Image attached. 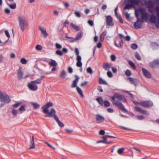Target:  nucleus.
<instances>
[{
	"mask_svg": "<svg viewBox=\"0 0 159 159\" xmlns=\"http://www.w3.org/2000/svg\"><path fill=\"white\" fill-rule=\"evenodd\" d=\"M111 98L113 101V103L116 106L118 107L121 110L126 112L127 111L124 106L120 102V101H123V100H125V98L124 96L116 93L114 96L111 97Z\"/></svg>",
	"mask_w": 159,
	"mask_h": 159,
	"instance_id": "nucleus-1",
	"label": "nucleus"
},
{
	"mask_svg": "<svg viewBox=\"0 0 159 159\" xmlns=\"http://www.w3.org/2000/svg\"><path fill=\"white\" fill-rule=\"evenodd\" d=\"M18 20L19 26L21 30L24 31L25 28L28 25L26 19L24 16L20 15L18 16Z\"/></svg>",
	"mask_w": 159,
	"mask_h": 159,
	"instance_id": "nucleus-2",
	"label": "nucleus"
},
{
	"mask_svg": "<svg viewBox=\"0 0 159 159\" xmlns=\"http://www.w3.org/2000/svg\"><path fill=\"white\" fill-rule=\"evenodd\" d=\"M56 111L53 108H52L51 110V112L49 115H46L45 116L48 117H54V118L55 120L57 123L58 125L61 127H63L64 126V124L61 121H60L58 117L56 115Z\"/></svg>",
	"mask_w": 159,
	"mask_h": 159,
	"instance_id": "nucleus-3",
	"label": "nucleus"
},
{
	"mask_svg": "<svg viewBox=\"0 0 159 159\" xmlns=\"http://www.w3.org/2000/svg\"><path fill=\"white\" fill-rule=\"evenodd\" d=\"M11 101L10 98L6 93L0 91V102L4 103L1 104V106H3L5 104L8 103Z\"/></svg>",
	"mask_w": 159,
	"mask_h": 159,
	"instance_id": "nucleus-4",
	"label": "nucleus"
},
{
	"mask_svg": "<svg viewBox=\"0 0 159 159\" xmlns=\"http://www.w3.org/2000/svg\"><path fill=\"white\" fill-rule=\"evenodd\" d=\"M75 79L73 81L71 85V88L76 87V89L78 93L80 95H81V96L83 97L84 95L82 90L79 87H77V83L80 79V77L77 75H75Z\"/></svg>",
	"mask_w": 159,
	"mask_h": 159,
	"instance_id": "nucleus-5",
	"label": "nucleus"
},
{
	"mask_svg": "<svg viewBox=\"0 0 159 159\" xmlns=\"http://www.w3.org/2000/svg\"><path fill=\"white\" fill-rule=\"evenodd\" d=\"M139 11L141 16V20H144L146 21L148 20V13L145 12V10L143 8H139Z\"/></svg>",
	"mask_w": 159,
	"mask_h": 159,
	"instance_id": "nucleus-6",
	"label": "nucleus"
},
{
	"mask_svg": "<svg viewBox=\"0 0 159 159\" xmlns=\"http://www.w3.org/2000/svg\"><path fill=\"white\" fill-rule=\"evenodd\" d=\"M53 106V103L51 102H49L46 105H43L42 107L43 109V112L45 114H48L49 115L51 112V111L49 112L48 108Z\"/></svg>",
	"mask_w": 159,
	"mask_h": 159,
	"instance_id": "nucleus-7",
	"label": "nucleus"
},
{
	"mask_svg": "<svg viewBox=\"0 0 159 159\" xmlns=\"http://www.w3.org/2000/svg\"><path fill=\"white\" fill-rule=\"evenodd\" d=\"M139 104L143 107L149 108L152 107L153 103L151 101H144L139 102Z\"/></svg>",
	"mask_w": 159,
	"mask_h": 159,
	"instance_id": "nucleus-8",
	"label": "nucleus"
},
{
	"mask_svg": "<svg viewBox=\"0 0 159 159\" xmlns=\"http://www.w3.org/2000/svg\"><path fill=\"white\" fill-rule=\"evenodd\" d=\"M28 85L29 89L32 91H35L38 89V86L33 81L28 83Z\"/></svg>",
	"mask_w": 159,
	"mask_h": 159,
	"instance_id": "nucleus-9",
	"label": "nucleus"
},
{
	"mask_svg": "<svg viewBox=\"0 0 159 159\" xmlns=\"http://www.w3.org/2000/svg\"><path fill=\"white\" fill-rule=\"evenodd\" d=\"M143 20H140L139 19H137L136 21L135 22L134 25V26L135 29H138L141 28L142 26Z\"/></svg>",
	"mask_w": 159,
	"mask_h": 159,
	"instance_id": "nucleus-10",
	"label": "nucleus"
},
{
	"mask_svg": "<svg viewBox=\"0 0 159 159\" xmlns=\"http://www.w3.org/2000/svg\"><path fill=\"white\" fill-rule=\"evenodd\" d=\"M145 4L148 8L149 11L150 12H152L151 9L154 7V5L152 1L150 0L145 1Z\"/></svg>",
	"mask_w": 159,
	"mask_h": 159,
	"instance_id": "nucleus-11",
	"label": "nucleus"
},
{
	"mask_svg": "<svg viewBox=\"0 0 159 159\" xmlns=\"http://www.w3.org/2000/svg\"><path fill=\"white\" fill-rule=\"evenodd\" d=\"M134 110L137 112H138L142 114L146 115H149V114L146 111L144 110L142 108L138 107H134Z\"/></svg>",
	"mask_w": 159,
	"mask_h": 159,
	"instance_id": "nucleus-12",
	"label": "nucleus"
},
{
	"mask_svg": "<svg viewBox=\"0 0 159 159\" xmlns=\"http://www.w3.org/2000/svg\"><path fill=\"white\" fill-rule=\"evenodd\" d=\"M21 68L20 67L19 69L18 70L17 75L19 79L20 80L23 78H26L29 76L28 75H26L24 77H23V73L21 70Z\"/></svg>",
	"mask_w": 159,
	"mask_h": 159,
	"instance_id": "nucleus-13",
	"label": "nucleus"
},
{
	"mask_svg": "<svg viewBox=\"0 0 159 159\" xmlns=\"http://www.w3.org/2000/svg\"><path fill=\"white\" fill-rule=\"evenodd\" d=\"M96 121L98 123L103 122L105 120L104 117L99 114H97L96 115Z\"/></svg>",
	"mask_w": 159,
	"mask_h": 159,
	"instance_id": "nucleus-14",
	"label": "nucleus"
},
{
	"mask_svg": "<svg viewBox=\"0 0 159 159\" xmlns=\"http://www.w3.org/2000/svg\"><path fill=\"white\" fill-rule=\"evenodd\" d=\"M106 21L107 25L108 26H113L112 18L110 16H107L106 17Z\"/></svg>",
	"mask_w": 159,
	"mask_h": 159,
	"instance_id": "nucleus-15",
	"label": "nucleus"
},
{
	"mask_svg": "<svg viewBox=\"0 0 159 159\" xmlns=\"http://www.w3.org/2000/svg\"><path fill=\"white\" fill-rule=\"evenodd\" d=\"M39 29L41 32V34L43 35V37L46 38L48 35V34L47 33L46 29L40 26L39 27Z\"/></svg>",
	"mask_w": 159,
	"mask_h": 159,
	"instance_id": "nucleus-16",
	"label": "nucleus"
},
{
	"mask_svg": "<svg viewBox=\"0 0 159 159\" xmlns=\"http://www.w3.org/2000/svg\"><path fill=\"white\" fill-rule=\"evenodd\" d=\"M156 15L157 17V23L156 24V26L157 28H159V7H157L156 8Z\"/></svg>",
	"mask_w": 159,
	"mask_h": 159,
	"instance_id": "nucleus-17",
	"label": "nucleus"
},
{
	"mask_svg": "<svg viewBox=\"0 0 159 159\" xmlns=\"http://www.w3.org/2000/svg\"><path fill=\"white\" fill-rule=\"evenodd\" d=\"M142 70L143 74L145 77L148 78H150L151 77V75L146 69L144 68H142Z\"/></svg>",
	"mask_w": 159,
	"mask_h": 159,
	"instance_id": "nucleus-18",
	"label": "nucleus"
},
{
	"mask_svg": "<svg viewBox=\"0 0 159 159\" xmlns=\"http://www.w3.org/2000/svg\"><path fill=\"white\" fill-rule=\"evenodd\" d=\"M111 64L109 63H104L103 64V67L106 70L109 71L111 67Z\"/></svg>",
	"mask_w": 159,
	"mask_h": 159,
	"instance_id": "nucleus-19",
	"label": "nucleus"
},
{
	"mask_svg": "<svg viewBox=\"0 0 159 159\" xmlns=\"http://www.w3.org/2000/svg\"><path fill=\"white\" fill-rule=\"evenodd\" d=\"M127 79L129 80L131 84H134L135 86L137 84L138 80L137 79L133 78L131 77H128Z\"/></svg>",
	"mask_w": 159,
	"mask_h": 159,
	"instance_id": "nucleus-20",
	"label": "nucleus"
},
{
	"mask_svg": "<svg viewBox=\"0 0 159 159\" xmlns=\"http://www.w3.org/2000/svg\"><path fill=\"white\" fill-rule=\"evenodd\" d=\"M34 137L33 136L30 139V146L29 148L30 149H34L35 148V145L34 143Z\"/></svg>",
	"mask_w": 159,
	"mask_h": 159,
	"instance_id": "nucleus-21",
	"label": "nucleus"
},
{
	"mask_svg": "<svg viewBox=\"0 0 159 159\" xmlns=\"http://www.w3.org/2000/svg\"><path fill=\"white\" fill-rule=\"evenodd\" d=\"M76 60L77 61L76 63V66L78 67H81L82 66V63L81 62V56L77 57Z\"/></svg>",
	"mask_w": 159,
	"mask_h": 159,
	"instance_id": "nucleus-22",
	"label": "nucleus"
},
{
	"mask_svg": "<svg viewBox=\"0 0 159 159\" xmlns=\"http://www.w3.org/2000/svg\"><path fill=\"white\" fill-rule=\"evenodd\" d=\"M70 26L71 28L76 31H80L81 30L79 26L74 24L73 23L70 24Z\"/></svg>",
	"mask_w": 159,
	"mask_h": 159,
	"instance_id": "nucleus-23",
	"label": "nucleus"
},
{
	"mask_svg": "<svg viewBox=\"0 0 159 159\" xmlns=\"http://www.w3.org/2000/svg\"><path fill=\"white\" fill-rule=\"evenodd\" d=\"M59 76L61 79H65L66 76V71L65 70H62Z\"/></svg>",
	"mask_w": 159,
	"mask_h": 159,
	"instance_id": "nucleus-24",
	"label": "nucleus"
},
{
	"mask_svg": "<svg viewBox=\"0 0 159 159\" xmlns=\"http://www.w3.org/2000/svg\"><path fill=\"white\" fill-rule=\"evenodd\" d=\"M151 22L153 23H155L156 22V16L154 14H152L149 19Z\"/></svg>",
	"mask_w": 159,
	"mask_h": 159,
	"instance_id": "nucleus-25",
	"label": "nucleus"
},
{
	"mask_svg": "<svg viewBox=\"0 0 159 159\" xmlns=\"http://www.w3.org/2000/svg\"><path fill=\"white\" fill-rule=\"evenodd\" d=\"M150 65L152 67H153L155 66H159V59L155 60L152 62L150 63Z\"/></svg>",
	"mask_w": 159,
	"mask_h": 159,
	"instance_id": "nucleus-26",
	"label": "nucleus"
},
{
	"mask_svg": "<svg viewBox=\"0 0 159 159\" xmlns=\"http://www.w3.org/2000/svg\"><path fill=\"white\" fill-rule=\"evenodd\" d=\"M82 34L81 32H80V33L76 35V37L75 38H74V40H71L70 42H73L75 41L80 40L82 38Z\"/></svg>",
	"mask_w": 159,
	"mask_h": 159,
	"instance_id": "nucleus-27",
	"label": "nucleus"
},
{
	"mask_svg": "<svg viewBox=\"0 0 159 159\" xmlns=\"http://www.w3.org/2000/svg\"><path fill=\"white\" fill-rule=\"evenodd\" d=\"M51 61H49L48 64L51 66H57V64L56 61L52 59H51Z\"/></svg>",
	"mask_w": 159,
	"mask_h": 159,
	"instance_id": "nucleus-28",
	"label": "nucleus"
},
{
	"mask_svg": "<svg viewBox=\"0 0 159 159\" xmlns=\"http://www.w3.org/2000/svg\"><path fill=\"white\" fill-rule=\"evenodd\" d=\"M107 32L106 30L103 31L100 36V40L101 42H102L104 40V38L106 36Z\"/></svg>",
	"mask_w": 159,
	"mask_h": 159,
	"instance_id": "nucleus-29",
	"label": "nucleus"
},
{
	"mask_svg": "<svg viewBox=\"0 0 159 159\" xmlns=\"http://www.w3.org/2000/svg\"><path fill=\"white\" fill-rule=\"evenodd\" d=\"M141 0H129V2L132 5H138Z\"/></svg>",
	"mask_w": 159,
	"mask_h": 159,
	"instance_id": "nucleus-30",
	"label": "nucleus"
},
{
	"mask_svg": "<svg viewBox=\"0 0 159 159\" xmlns=\"http://www.w3.org/2000/svg\"><path fill=\"white\" fill-rule=\"evenodd\" d=\"M96 100L98 102L101 106H103L104 102L102 98L99 97L96 99Z\"/></svg>",
	"mask_w": 159,
	"mask_h": 159,
	"instance_id": "nucleus-31",
	"label": "nucleus"
},
{
	"mask_svg": "<svg viewBox=\"0 0 159 159\" xmlns=\"http://www.w3.org/2000/svg\"><path fill=\"white\" fill-rule=\"evenodd\" d=\"M119 43H117L116 42H114L115 45L118 47L120 48L121 47L123 44V41L122 40H119Z\"/></svg>",
	"mask_w": 159,
	"mask_h": 159,
	"instance_id": "nucleus-32",
	"label": "nucleus"
},
{
	"mask_svg": "<svg viewBox=\"0 0 159 159\" xmlns=\"http://www.w3.org/2000/svg\"><path fill=\"white\" fill-rule=\"evenodd\" d=\"M31 104L33 105L34 106V108L35 109L38 108L39 107V104L37 103L32 102L31 103Z\"/></svg>",
	"mask_w": 159,
	"mask_h": 159,
	"instance_id": "nucleus-33",
	"label": "nucleus"
},
{
	"mask_svg": "<svg viewBox=\"0 0 159 159\" xmlns=\"http://www.w3.org/2000/svg\"><path fill=\"white\" fill-rule=\"evenodd\" d=\"M99 82L100 84H107V82L101 78L99 79Z\"/></svg>",
	"mask_w": 159,
	"mask_h": 159,
	"instance_id": "nucleus-34",
	"label": "nucleus"
},
{
	"mask_svg": "<svg viewBox=\"0 0 159 159\" xmlns=\"http://www.w3.org/2000/svg\"><path fill=\"white\" fill-rule=\"evenodd\" d=\"M19 110L20 111L21 113H22L23 111H25V106L23 105L21 106Z\"/></svg>",
	"mask_w": 159,
	"mask_h": 159,
	"instance_id": "nucleus-35",
	"label": "nucleus"
},
{
	"mask_svg": "<svg viewBox=\"0 0 159 159\" xmlns=\"http://www.w3.org/2000/svg\"><path fill=\"white\" fill-rule=\"evenodd\" d=\"M125 75L127 76H129L131 75V73L130 70L129 69L126 70L125 72Z\"/></svg>",
	"mask_w": 159,
	"mask_h": 159,
	"instance_id": "nucleus-36",
	"label": "nucleus"
},
{
	"mask_svg": "<svg viewBox=\"0 0 159 159\" xmlns=\"http://www.w3.org/2000/svg\"><path fill=\"white\" fill-rule=\"evenodd\" d=\"M128 63L129 64V65L132 67L135 70V66L134 64V63L131 61H128Z\"/></svg>",
	"mask_w": 159,
	"mask_h": 159,
	"instance_id": "nucleus-37",
	"label": "nucleus"
},
{
	"mask_svg": "<svg viewBox=\"0 0 159 159\" xmlns=\"http://www.w3.org/2000/svg\"><path fill=\"white\" fill-rule=\"evenodd\" d=\"M139 12H140V11H139V8L138 10L135 9V16L137 19H139Z\"/></svg>",
	"mask_w": 159,
	"mask_h": 159,
	"instance_id": "nucleus-38",
	"label": "nucleus"
},
{
	"mask_svg": "<svg viewBox=\"0 0 159 159\" xmlns=\"http://www.w3.org/2000/svg\"><path fill=\"white\" fill-rule=\"evenodd\" d=\"M133 6L131 4H127L124 7V9H129L131 8Z\"/></svg>",
	"mask_w": 159,
	"mask_h": 159,
	"instance_id": "nucleus-39",
	"label": "nucleus"
},
{
	"mask_svg": "<svg viewBox=\"0 0 159 159\" xmlns=\"http://www.w3.org/2000/svg\"><path fill=\"white\" fill-rule=\"evenodd\" d=\"M125 149L124 148H119L117 150V153L119 155H121L122 154V153L123 152V151Z\"/></svg>",
	"mask_w": 159,
	"mask_h": 159,
	"instance_id": "nucleus-40",
	"label": "nucleus"
},
{
	"mask_svg": "<svg viewBox=\"0 0 159 159\" xmlns=\"http://www.w3.org/2000/svg\"><path fill=\"white\" fill-rule=\"evenodd\" d=\"M12 113L14 116H17L18 113V111L15 109H13L12 110Z\"/></svg>",
	"mask_w": 159,
	"mask_h": 159,
	"instance_id": "nucleus-41",
	"label": "nucleus"
},
{
	"mask_svg": "<svg viewBox=\"0 0 159 159\" xmlns=\"http://www.w3.org/2000/svg\"><path fill=\"white\" fill-rule=\"evenodd\" d=\"M20 62L23 64H25L27 62L25 58H22L20 59Z\"/></svg>",
	"mask_w": 159,
	"mask_h": 159,
	"instance_id": "nucleus-42",
	"label": "nucleus"
},
{
	"mask_svg": "<svg viewBox=\"0 0 159 159\" xmlns=\"http://www.w3.org/2000/svg\"><path fill=\"white\" fill-rule=\"evenodd\" d=\"M110 103L107 101H105L103 103V105L106 107H108L110 106Z\"/></svg>",
	"mask_w": 159,
	"mask_h": 159,
	"instance_id": "nucleus-43",
	"label": "nucleus"
},
{
	"mask_svg": "<svg viewBox=\"0 0 159 159\" xmlns=\"http://www.w3.org/2000/svg\"><path fill=\"white\" fill-rule=\"evenodd\" d=\"M9 7L12 9H15L16 8V4L15 3L13 4H8Z\"/></svg>",
	"mask_w": 159,
	"mask_h": 159,
	"instance_id": "nucleus-44",
	"label": "nucleus"
},
{
	"mask_svg": "<svg viewBox=\"0 0 159 159\" xmlns=\"http://www.w3.org/2000/svg\"><path fill=\"white\" fill-rule=\"evenodd\" d=\"M131 47L133 49H136L138 48V45L135 43H133L131 45Z\"/></svg>",
	"mask_w": 159,
	"mask_h": 159,
	"instance_id": "nucleus-45",
	"label": "nucleus"
},
{
	"mask_svg": "<svg viewBox=\"0 0 159 159\" xmlns=\"http://www.w3.org/2000/svg\"><path fill=\"white\" fill-rule=\"evenodd\" d=\"M56 54L59 56H61L63 54L62 52L60 50H57L56 51Z\"/></svg>",
	"mask_w": 159,
	"mask_h": 159,
	"instance_id": "nucleus-46",
	"label": "nucleus"
},
{
	"mask_svg": "<svg viewBox=\"0 0 159 159\" xmlns=\"http://www.w3.org/2000/svg\"><path fill=\"white\" fill-rule=\"evenodd\" d=\"M42 47L40 45H38L35 47V48L36 50L40 51L42 50Z\"/></svg>",
	"mask_w": 159,
	"mask_h": 159,
	"instance_id": "nucleus-47",
	"label": "nucleus"
},
{
	"mask_svg": "<svg viewBox=\"0 0 159 159\" xmlns=\"http://www.w3.org/2000/svg\"><path fill=\"white\" fill-rule=\"evenodd\" d=\"M135 57L138 60L140 61L141 60V58L139 55L137 53L135 54Z\"/></svg>",
	"mask_w": 159,
	"mask_h": 159,
	"instance_id": "nucleus-48",
	"label": "nucleus"
},
{
	"mask_svg": "<svg viewBox=\"0 0 159 159\" xmlns=\"http://www.w3.org/2000/svg\"><path fill=\"white\" fill-rule=\"evenodd\" d=\"M36 84H40L41 83V79H37L36 80L33 81Z\"/></svg>",
	"mask_w": 159,
	"mask_h": 159,
	"instance_id": "nucleus-49",
	"label": "nucleus"
},
{
	"mask_svg": "<svg viewBox=\"0 0 159 159\" xmlns=\"http://www.w3.org/2000/svg\"><path fill=\"white\" fill-rule=\"evenodd\" d=\"M55 46L56 48L57 49H60L62 48L61 45L57 43H56L55 44Z\"/></svg>",
	"mask_w": 159,
	"mask_h": 159,
	"instance_id": "nucleus-50",
	"label": "nucleus"
},
{
	"mask_svg": "<svg viewBox=\"0 0 159 159\" xmlns=\"http://www.w3.org/2000/svg\"><path fill=\"white\" fill-rule=\"evenodd\" d=\"M137 117V119L139 120H142L145 118L144 116L143 115L138 116Z\"/></svg>",
	"mask_w": 159,
	"mask_h": 159,
	"instance_id": "nucleus-51",
	"label": "nucleus"
},
{
	"mask_svg": "<svg viewBox=\"0 0 159 159\" xmlns=\"http://www.w3.org/2000/svg\"><path fill=\"white\" fill-rule=\"evenodd\" d=\"M75 52L76 55H77V57H78V56H80L79 55V51L78 48H75Z\"/></svg>",
	"mask_w": 159,
	"mask_h": 159,
	"instance_id": "nucleus-52",
	"label": "nucleus"
},
{
	"mask_svg": "<svg viewBox=\"0 0 159 159\" xmlns=\"http://www.w3.org/2000/svg\"><path fill=\"white\" fill-rule=\"evenodd\" d=\"M124 14L126 19H129V18L130 16L129 14L127 12H125Z\"/></svg>",
	"mask_w": 159,
	"mask_h": 159,
	"instance_id": "nucleus-53",
	"label": "nucleus"
},
{
	"mask_svg": "<svg viewBox=\"0 0 159 159\" xmlns=\"http://www.w3.org/2000/svg\"><path fill=\"white\" fill-rule=\"evenodd\" d=\"M87 72L92 74L93 73V71L92 68L90 67H88L87 70Z\"/></svg>",
	"mask_w": 159,
	"mask_h": 159,
	"instance_id": "nucleus-54",
	"label": "nucleus"
},
{
	"mask_svg": "<svg viewBox=\"0 0 159 159\" xmlns=\"http://www.w3.org/2000/svg\"><path fill=\"white\" fill-rule=\"evenodd\" d=\"M75 15L78 17H80L81 16V15L80 12L78 11H75L74 13Z\"/></svg>",
	"mask_w": 159,
	"mask_h": 159,
	"instance_id": "nucleus-55",
	"label": "nucleus"
},
{
	"mask_svg": "<svg viewBox=\"0 0 159 159\" xmlns=\"http://www.w3.org/2000/svg\"><path fill=\"white\" fill-rule=\"evenodd\" d=\"M64 6L66 8H68L70 6V4L68 2H65L63 3Z\"/></svg>",
	"mask_w": 159,
	"mask_h": 159,
	"instance_id": "nucleus-56",
	"label": "nucleus"
},
{
	"mask_svg": "<svg viewBox=\"0 0 159 159\" xmlns=\"http://www.w3.org/2000/svg\"><path fill=\"white\" fill-rule=\"evenodd\" d=\"M111 59L113 61H114L116 60V57L114 55H112L111 56Z\"/></svg>",
	"mask_w": 159,
	"mask_h": 159,
	"instance_id": "nucleus-57",
	"label": "nucleus"
},
{
	"mask_svg": "<svg viewBox=\"0 0 159 159\" xmlns=\"http://www.w3.org/2000/svg\"><path fill=\"white\" fill-rule=\"evenodd\" d=\"M107 75L109 77H111L113 75L111 72L109 71L107 72Z\"/></svg>",
	"mask_w": 159,
	"mask_h": 159,
	"instance_id": "nucleus-58",
	"label": "nucleus"
},
{
	"mask_svg": "<svg viewBox=\"0 0 159 159\" xmlns=\"http://www.w3.org/2000/svg\"><path fill=\"white\" fill-rule=\"evenodd\" d=\"M5 32L6 35L8 37V39H9L10 37V35L8 31L7 30H5Z\"/></svg>",
	"mask_w": 159,
	"mask_h": 159,
	"instance_id": "nucleus-59",
	"label": "nucleus"
},
{
	"mask_svg": "<svg viewBox=\"0 0 159 159\" xmlns=\"http://www.w3.org/2000/svg\"><path fill=\"white\" fill-rule=\"evenodd\" d=\"M21 102H18L13 105V106L14 107H17L21 104Z\"/></svg>",
	"mask_w": 159,
	"mask_h": 159,
	"instance_id": "nucleus-60",
	"label": "nucleus"
},
{
	"mask_svg": "<svg viewBox=\"0 0 159 159\" xmlns=\"http://www.w3.org/2000/svg\"><path fill=\"white\" fill-rule=\"evenodd\" d=\"M88 84V82L87 81H85L83 83H82L81 84V87H83L86 86Z\"/></svg>",
	"mask_w": 159,
	"mask_h": 159,
	"instance_id": "nucleus-61",
	"label": "nucleus"
},
{
	"mask_svg": "<svg viewBox=\"0 0 159 159\" xmlns=\"http://www.w3.org/2000/svg\"><path fill=\"white\" fill-rule=\"evenodd\" d=\"M107 111L109 113H112L114 111L111 108H107Z\"/></svg>",
	"mask_w": 159,
	"mask_h": 159,
	"instance_id": "nucleus-62",
	"label": "nucleus"
},
{
	"mask_svg": "<svg viewBox=\"0 0 159 159\" xmlns=\"http://www.w3.org/2000/svg\"><path fill=\"white\" fill-rule=\"evenodd\" d=\"M88 23L89 25H90L91 26H93V21L92 20H89L88 21Z\"/></svg>",
	"mask_w": 159,
	"mask_h": 159,
	"instance_id": "nucleus-63",
	"label": "nucleus"
},
{
	"mask_svg": "<svg viewBox=\"0 0 159 159\" xmlns=\"http://www.w3.org/2000/svg\"><path fill=\"white\" fill-rule=\"evenodd\" d=\"M68 71L70 73H72L73 72V69L72 68L70 67H69L68 68Z\"/></svg>",
	"mask_w": 159,
	"mask_h": 159,
	"instance_id": "nucleus-64",
	"label": "nucleus"
}]
</instances>
